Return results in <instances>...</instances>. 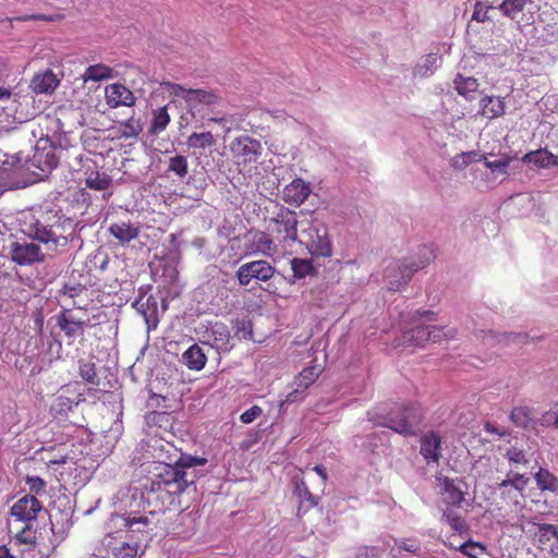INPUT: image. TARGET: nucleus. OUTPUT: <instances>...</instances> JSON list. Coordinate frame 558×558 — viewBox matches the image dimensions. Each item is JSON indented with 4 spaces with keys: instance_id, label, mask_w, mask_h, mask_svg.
Returning a JSON list of instances; mask_svg holds the SVG:
<instances>
[{
    "instance_id": "bf43d9fd",
    "label": "nucleus",
    "mask_w": 558,
    "mask_h": 558,
    "mask_svg": "<svg viewBox=\"0 0 558 558\" xmlns=\"http://www.w3.org/2000/svg\"><path fill=\"white\" fill-rule=\"evenodd\" d=\"M313 471H315L318 476H319V480H318V483H317V489L322 493L324 490V487L326 485V482H327V473H326V470L323 465L320 464H317L313 468Z\"/></svg>"
},
{
    "instance_id": "39448f33",
    "label": "nucleus",
    "mask_w": 558,
    "mask_h": 558,
    "mask_svg": "<svg viewBox=\"0 0 558 558\" xmlns=\"http://www.w3.org/2000/svg\"><path fill=\"white\" fill-rule=\"evenodd\" d=\"M229 150L233 162L240 169L245 171L257 163L263 154L262 143L248 135H239L231 140Z\"/></svg>"
},
{
    "instance_id": "09e8293b",
    "label": "nucleus",
    "mask_w": 558,
    "mask_h": 558,
    "mask_svg": "<svg viewBox=\"0 0 558 558\" xmlns=\"http://www.w3.org/2000/svg\"><path fill=\"white\" fill-rule=\"evenodd\" d=\"M80 376L92 385H98L99 380L97 377L96 365L94 362H81L78 367Z\"/></svg>"
},
{
    "instance_id": "37998d69",
    "label": "nucleus",
    "mask_w": 558,
    "mask_h": 558,
    "mask_svg": "<svg viewBox=\"0 0 558 558\" xmlns=\"http://www.w3.org/2000/svg\"><path fill=\"white\" fill-rule=\"evenodd\" d=\"M454 509H444L441 519L450 525V527L458 532V533H464L468 532V524L465 523V520L453 512Z\"/></svg>"
},
{
    "instance_id": "680f3d73",
    "label": "nucleus",
    "mask_w": 558,
    "mask_h": 558,
    "mask_svg": "<svg viewBox=\"0 0 558 558\" xmlns=\"http://www.w3.org/2000/svg\"><path fill=\"white\" fill-rule=\"evenodd\" d=\"M33 316H34V324H35L36 330L39 333H43L44 320H45L43 311L41 310H36V312H34Z\"/></svg>"
},
{
    "instance_id": "b1692460",
    "label": "nucleus",
    "mask_w": 558,
    "mask_h": 558,
    "mask_svg": "<svg viewBox=\"0 0 558 558\" xmlns=\"http://www.w3.org/2000/svg\"><path fill=\"white\" fill-rule=\"evenodd\" d=\"M108 547L110 548V558H140L137 544L118 542L111 536H107Z\"/></svg>"
},
{
    "instance_id": "ddd939ff",
    "label": "nucleus",
    "mask_w": 558,
    "mask_h": 558,
    "mask_svg": "<svg viewBox=\"0 0 558 558\" xmlns=\"http://www.w3.org/2000/svg\"><path fill=\"white\" fill-rule=\"evenodd\" d=\"M57 326L68 339L84 336L85 328L89 326V319L76 317L70 308H63L56 315Z\"/></svg>"
},
{
    "instance_id": "0eeeda50",
    "label": "nucleus",
    "mask_w": 558,
    "mask_h": 558,
    "mask_svg": "<svg viewBox=\"0 0 558 558\" xmlns=\"http://www.w3.org/2000/svg\"><path fill=\"white\" fill-rule=\"evenodd\" d=\"M298 223L296 213L283 206H280L276 216L269 220L271 232L283 246L296 242Z\"/></svg>"
},
{
    "instance_id": "c756f323",
    "label": "nucleus",
    "mask_w": 558,
    "mask_h": 558,
    "mask_svg": "<svg viewBox=\"0 0 558 558\" xmlns=\"http://www.w3.org/2000/svg\"><path fill=\"white\" fill-rule=\"evenodd\" d=\"M69 389H61L59 395L54 398L51 404V411L56 415H66L70 411H72L74 405H77L81 402L78 397L72 398L65 395Z\"/></svg>"
},
{
    "instance_id": "f8f14e48",
    "label": "nucleus",
    "mask_w": 558,
    "mask_h": 558,
    "mask_svg": "<svg viewBox=\"0 0 558 558\" xmlns=\"http://www.w3.org/2000/svg\"><path fill=\"white\" fill-rule=\"evenodd\" d=\"M123 521L131 536L137 539L149 536L157 526L156 514L153 511L149 514L128 513Z\"/></svg>"
},
{
    "instance_id": "2f4dec72",
    "label": "nucleus",
    "mask_w": 558,
    "mask_h": 558,
    "mask_svg": "<svg viewBox=\"0 0 558 558\" xmlns=\"http://www.w3.org/2000/svg\"><path fill=\"white\" fill-rule=\"evenodd\" d=\"M252 246L254 252H258L265 256H271L277 252V245L274 240L263 231H257L253 234Z\"/></svg>"
},
{
    "instance_id": "4be33fe9",
    "label": "nucleus",
    "mask_w": 558,
    "mask_h": 558,
    "mask_svg": "<svg viewBox=\"0 0 558 558\" xmlns=\"http://www.w3.org/2000/svg\"><path fill=\"white\" fill-rule=\"evenodd\" d=\"M108 231L122 245L130 243L140 235V228L130 221L111 223Z\"/></svg>"
},
{
    "instance_id": "0e129e2a",
    "label": "nucleus",
    "mask_w": 558,
    "mask_h": 558,
    "mask_svg": "<svg viewBox=\"0 0 558 558\" xmlns=\"http://www.w3.org/2000/svg\"><path fill=\"white\" fill-rule=\"evenodd\" d=\"M20 20L21 21H47V22H51L52 17L44 15V14H36V15H25V16L21 17Z\"/></svg>"
},
{
    "instance_id": "dca6fc26",
    "label": "nucleus",
    "mask_w": 558,
    "mask_h": 558,
    "mask_svg": "<svg viewBox=\"0 0 558 558\" xmlns=\"http://www.w3.org/2000/svg\"><path fill=\"white\" fill-rule=\"evenodd\" d=\"M527 483L529 478L523 474L509 472L507 477L498 484L501 498L518 504L519 498L523 497Z\"/></svg>"
},
{
    "instance_id": "58836bf2",
    "label": "nucleus",
    "mask_w": 558,
    "mask_h": 558,
    "mask_svg": "<svg viewBox=\"0 0 558 558\" xmlns=\"http://www.w3.org/2000/svg\"><path fill=\"white\" fill-rule=\"evenodd\" d=\"M291 269L294 279H303L316 272L312 260L298 257L291 259Z\"/></svg>"
},
{
    "instance_id": "cd10ccee",
    "label": "nucleus",
    "mask_w": 558,
    "mask_h": 558,
    "mask_svg": "<svg viewBox=\"0 0 558 558\" xmlns=\"http://www.w3.org/2000/svg\"><path fill=\"white\" fill-rule=\"evenodd\" d=\"M480 113L487 119H495L505 113V101L500 97L485 96L481 99Z\"/></svg>"
},
{
    "instance_id": "a19ab883",
    "label": "nucleus",
    "mask_w": 558,
    "mask_h": 558,
    "mask_svg": "<svg viewBox=\"0 0 558 558\" xmlns=\"http://www.w3.org/2000/svg\"><path fill=\"white\" fill-rule=\"evenodd\" d=\"M232 327L234 329V337L240 340H251L253 338V324L252 320L243 317L235 318L232 320Z\"/></svg>"
},
{
    "instance_id": "7c9ffc66",
    "label": "nucleus",
    "mask_w": 558,
    "mask_h": 558,
    "mask_svg": "<svg viewBox=\"0 0 558 558\" xmlns=\"http://www.w3.org/2000/svg\"><path fill=\"white\" fill-rule=\"evenodd\" d=\"M112 77H114L113 69L104 63L89 65L82 74V78L85 83L88 81L100 82Z\"/></svg>"
},
{
    "instance_id": "412c9836",
    "label": "nucleus",
    "mask_w": 558,
    "mask_h": 558,
    "mask_svg": "<svg viewBox=\"0 0 558 558\" xmlns=\"http://www.w3.org/2000/svg\"><path fill=\"white\" fill-rule=\"evenodd\" d=\"M210 345L219 352H229L233 348L229 327L222 322H216L209 330Z\"/></svg>"
},
{
    "instance_id": "a878e982",
    "label": "nucleus",
    "mask_w": 558,
    "mask_h": 558,
    "mask_svg": "<svg viewBox=\"0 0 558 558\" xmlns=\"http://www.w3.org/2000/svg\"><path fill=\"white\" fill-rule=\"evenodd\" d=\"M162 486V484L153 481L146 498L148 502H159L160 508H166L167 506L172 505L175 496L181 493H171L170 489L168 490Z\"/></svg>"
},
{
    "instance_id": "72a5a7b5",
    "label": "nucleus",
    "mask_w": 558,
    "mask_h": 558,
    "mask_svg": "<svg viewBox=\"0 0 558 558\" xmlns=\"http://www.w3.org/2000/svg\"><path fill=\"white\" fill-rule=\"evenodd\" d=\"M143 131V125L140 119L134 117L129 118L124 122H121L116 131L117 138H136Z\"/></svg>"
},
{
    "instance_id": "69168bd1",
    "label": "nucleus",
    "mask_w": 558,
    "mask_h": 558,
    "mask_svg": "<svg viewBox=\"0 0 558 558\" xmlns=\"http://www.w3.org/2000/svg\"><path fill=\"white\" fill-rule=\"evenodd\" d=\"M302 389L296 387V389H294L293 391L289 392L286 397V402H295L299 398H300V395L302 393Z\"/></svg>"
},
{
    "instance_id": "c03bdc74",
    "label": "nucleus",
    "mask_w": 558,
    "mask_h": 558,
    "mask_svg": "<svg viewBox=\"0 0 558 558\" xmlns=\"http://www.w3.org/2000/svg\"><path fill=\"white\" fill-rule=\"evenodd\" d=\"M483 155H480L476 151H465L461 153L452 158L451 166L454 169L462 170L468 167L472 162H477L484 159Z\"/></svg>"
},
{
    "instance_id": "1a4fd4ad",
    "label": "nucleus",
    "mask_w": 558,
    "mask_h": 558,
    "mask_svg": "<svg viewBox=\"0 0 558 558\" xmlns=\"http://www.w3.org/2000/svg\"><path fill=\"white\" fill-rule=\"evenodd\" d=\"M276 272V268L267 260L257 259L241 265L236 271L239 283L243 287L248 286L253 280L268 281Z\"/></svg>"
},
{
    "instance_id": "3c124183",
    "label": "nucleus",
    "mask_w": 558,
    "mask_h": 558,
    "mask_svg": "<svg viewBox=\"0 0 558 558\" xmlns=\"http://www.w3.org/2000/svg\"><path fill=\"white\" fill-rule=\"evenodd\" d=\"M61 296L64 299H69L72 302L81 296H88V290L83 286H64L61 291Z\"/></svg>"
},
{
    "instance_id": "49530a36",
    "label": "nucleus",
    "mask_w": 558,
    "mask_h": 558,
    "mask_svg": "<svg viewBox=\"0 0 558 558\" xmlns=\"http://www.w3.org/2000/svg\"><path fill=\"white\" fill-rule=\"evenodd\" d=\"M168 171L173 172L179 178H184L189 171L186 157L181 155L171 157L169 159Z\"/></svg>"
},
{
    "instance_id": "6e6d98bb",
    "label": "nucleus",
    "mask_w": 558,
    "mask_h": 558,
    "mask_svg": "<svg viewBox=\"0 0 558 558\" xmlns=\"http://www.w3.org/2000/svg\"><path fill=\"white\" fill-rule=\"evenodd\" d=\"M263 414V410L258 405H253L240 415V421L243 424H250Z\"/></svg>"
},
{
    "instance_id": "9d476101",
    "label": "nucleus",
    "mask_w": 558,
    "mask_h": 558,
    "mask_svg": "<svg viewBox=\"0 0 558 558\" xmlns=\"http://www.w3.org/2000/svg\"><path fill=\"white\" fill-rule=\"evenodd\" d=\"M154 481L162 484V487L170 489L171 493H183L193 483V478H189L187 472L177 464H165Z\"/></svg>"
},
{
    "instance_id": "473e14b6",
    "label": "nucleus",
    "mask_w": 558,
    "mask_h": 558,
    "mask_svg": "<svg viewBox=\"0 0 558 558\" xmlns=\"http://www.w3.org/2000/svg\"><path fill=\"white\" fill-rule=\"evenodd\" d=\"M59 85V80L51 72L47 71L41 75H36L32 81V87L35 93H51Z\"/></svg>"
},
{
    "instance_id": "423d86ee",
    "label": "nucleus",
    "mask_w": 558,
    "mask_h": 558,
    "mask_svg": "<svg viewBox=\"0 0 558 558\" xmlns=\"http://www.w3.org/2000/svg\"><path fill=\"white\" fill-rule=\"evenodd\" d=\"M437 494L445 509H459L469 494L468 483L461 477L438 475L435 478Z\"/></svg>"
},
{
    "instance_id": "a211bd4d",
    "label": "nucleus",
    "mask_w": 558,
    "mask_h": 558,
    "mask_svg": "<svg viewBox=\"0 0 558 558\" xmlns=\"http://www.w3.org/2000/svg\"><path fill=\"white\" fill-rule=\"evenodd\" d=\"M310 194V184L304 180L296 178L283 187L282 199L291 206L299 207L307 199Z\"/></svg>"
},
{
    "instance_id": "5fc2aeb1",
    "label": "nucleus",
    "mask_w": 558,
    "mask_h": 558,
    "mask_svg": "<svg viewBox=\"0 0 558 558\" xmlns=\"http://www.w3.org/2000/svg\"><path fill=\"white\" fill-rule=\"evenodd\" d=\"M525 159L530 163H534L539 167H545L548 165L549 157L546 151L537 150V151H532V153L526 154Z\"/></svg>"
},
{
    "instance_id": "de8ad7c7",
    "label": "nucleus",
    "mask_w": 558,
    "mask_h": 558,
    "mask_svg": "<svg viewBox=\"0 0 558 558\" xmlns=\"http://www.w3.org/2000/svg\"><path fill=\"white\" fill-rule=\"evenodd\" d=\"M23 527L15 533V538L20 544L35 545L36 530L34 523H23Z\"/></svg>"
},
{
    "instance_id": "2eb2a0df",
    "label": "nucleus",
    "mask_w": 558,
    "mask_h": 558,
    "mask_svg": "<svg viewBox=\"0 0 558 558\" xmlns=\"http://www.w3.org/2000/svg\"><path fill=\"white\" fill-rule=\"evenodd\" d=\"M14 263L25 266L44 260V253L38 244L34 242H13L10 250Z\"/></svg>"
},
{
    "instance_id": "c85d7f7f",
    "label": "nucleus",
    "mask_w": 558,
    "mask_h": 558,
    "mask_svg": "<svg viewBox=\"0 0 558 558\" xmlns=\"http://www.w3.org/2000/svg\"><path fill=\"white\" fill-rule=\"evenodd\" d=\"M189 148L193 149L194 153H202L206 148H210L216 145V138L210 131L206 132H193L186 140Z\"/></svg>"
},
{
    "instance_id": "4468645a",
    "label": "nucleus",
    "mask_w": 558,
    "mask_h": 558,
    "mask_svg": "<svg viewBox=\"0 0 558 558\" xmlns=\"http://www.w3.org/2000/svg\"><path fill=\"white\" fill-rule=\"evenodd\" d=\"M293 483L294 494L299 499L296 514L299 518H302L318 506L320 496L316 492L311 490L308 482L304 477H295Z\"/></svg>"
},
{
    "instance_id": "20e7f679",
    "label": "nucleus",
    "mask_w": 558,
    "mask_h": 558,
    "mask_svg": "<svg viewBox=\"0 0 558 558\" xmlns=\"http://www.w3.org/2000/svg\"><path fill=\"white\" fill-rule=\"evenodd\" d=\"M296 241L316 258H328L332 255V243L324 225L314 221L301 222V231Z\"/></svg>"
},
{
    "instance_id": "052dcab7",
    "label": "nucleus",
    "mask_w": 558,
    "mask_h": 558,
    "mask_svg": "<svg viewBox=\"0 0 558 558\" xmlns=\"http://www.w3.org/2000/svg\"><path fill=\"white\" fill-rule=\"evenodd\" d=\"M485 432L492 435H497L499 437H506L509 435V433L506 429H500L499 427L495 426L494 424L487 422L484 425Z\"/></svg>"
},
{
    "instance_id": "6ab92c4d",
    "label": "nucleus",
    "mask_w": 558,
    "mask_h": 558,
    "mask_svg": "<svg viewBox=\"0 0 558 558\" xmlns=\"http://www.w3.org/2000/svg\"><path fill=\"white\" fill-rule=\"evenodd\" d=\"M441 437L434 430H429L420 438V452L427 463H439Z\"/></svg>"
},
{
    "instance_id": "f3484780",
    "label": "nucleus",
    "mask_w": 558,
    "mask_h": 558,
    "mask_svg": "<svg viewBox=\"0 0 558 558\" xmlns=\"http://www.w3.org/2000/svg\"><path fill=\"white\" fill-rule=\"evenodd\" d=\"M105 100L108 107H133L136 97L131 89L121 83H112L105 87Z\"/></svg>"
},
{
    "instance_id": "aec40b11",
    "label": "nucleus",
    "mask_w": 558,
    "mask_h": 558,
    "mask_svg": "<svg viewBox=\"0 0 558 558\" xmlns=\"http://www.w3.org/2000/svg\"><path fill=\"white\" fill-rule=\"evenodd\" d=\"M530 532L533 533L534 541L543 550H553L558 544V531L553 524L533 523Z\"/></svg>"
},
{
    "instance_id": "338daca9",
    "label": "nucleus",
    "mask_w": 558,
    "mask_h": 558,
    "mask_svg": "<svg viewBox=\"0 0 558 558\" xmlns=\"http://www.w3.org/2000/svg\"><path fill=\"white\" fill-rule=\"evenodd\" d=\"M72 306L75 307V308H80V310L86 308V306H87V296L77 298L76 300H74L72 302Z\"/></svg>"
},
{
    "instance_id": "c9c22d12",
    "label": "nucleus",
    "mask_w": 558,
    "mask_h": 558,
    "mask_svg": "<svg viewBox=\"0 0 558 558\" xmlns=\"http://www.w3.org/2000/svg\"><path fill=\"white\" fill-rule=\"evenodd\" d=\"M454 88L457 93L465 99H473V94L477 92L478 82L474 77H464L462 74H457L454 77Z\"/></svg>"
},
{
    "instance_id": "7ed1b4c3",
    "label": "nucleus",
    "mask_w": 558,
    "mask_h": 558,
    "mask_svg": "<svg viewBox=\"0 0 558 558\" xmlns=\"http://www.w3.org/2000/svg\"><path fill=\"white\" fill-rule=\"evenodd\" d=\"M375 425L388 427L403 436L414 435L413 426L422 422V413L416 404H395L385 417L368 413Z\"/></svg>"
},
{
    "instance_id": "e2e57ef3",
    "label": "nucleus",
    "mask_w": 558,
    "mask_h": 558,
    "mask_svg": "<svg viewBox=\"0 0 558 558\" xmlns=\"http://www.w3.org/2000/svg\"><path fill=\"white\" fill-rule=\"evenodd\" d=\"M447 335L444 331V328L430 326V340L432 342L440 341L442 337Z\"/></svg>"
},
{
    "instance_id": "864d4df0",
    "label": "nucleus",
    "mask_w": 558,
    "mask_h": 558,
    "mask_svg": "<svg viewBox=\"0 0 558 558\" xmlns=\"http://www.w3.org/2000/svg\"><path fill=\"white\" fill-rule=\"evenodd\" d=\"M506 458L513 464H527L529 460L525 456L524 450L517 447H511L506 452Z\"/></svg>"
},
{
    "instance_id": "774afa93",
    "label": "nucleus",
    "mask_w": 558,
    "mask_h": 558,
    "mask_svg": "<svg viewBox=\"0 0 558 558\" xmlns=\"http://www.w3.org/2000/svg\"><path fill=\"white\" fill-rule=\"evenodd\" d=\"M416 315L418 316V320H422L424 318V320L426 322H432L435 319V314L433 312H423V313H416Z\"/></svg>"
},
{
    "instance_id": "f03ea898",
    "label": "nucleus",
    "mask_w": 558,
    "mask_h": 558,
    "mask_svg": "<svg viewBox=\"0 0 558 558\" xmlns=\"http://www.w3.org/2000/svg\"><path fill=\"white\" fill-rule=\"evenodd\" d=\"M433 259V251L424 246L415 258H404L390 263L385 268V279L387 280L388 289L391 291L400 290L411 280L416 271L426 267Z\"/></svg>"
},
{
    "instance_id": "6e6552de",
    "label": "nucleus",
    "mask_w": 558,
    "mask_h": 558,
    "mask_svg": "<svg viewBox=\"0 0 558 558\" xmlns=\"http://www.w3.org/2000/svg\"><path fill=\"white\" fill-rule=\"evenodd\" d=\"M161 86L170 96L183 99L191 109H195L201 105H217L220 100L219 95L213 89L185 88L172 82H162Z\"/></svg>"
},
{
    "instance_id": "13d9d810",
    "label": "nucleus",
    "mask_w": 558,
    "mask_h": 558,
    "mask_svg": "<svg viewBox=\"0 0 558 558\" xmlns=\"http://www.w3.org/2000/svg\"><path fill=\"white\" fill-rule=\"evenodd\" d=\"M510 159L504 158V159H497L493 161H486L485 166L490 170H499L501 172H507V169L509 167Z\"/></svg>"
},
{
    "instance_id": "393cba45",
    "label": "nucleus",
    "mask_w": 558,
    "mask_h": 558,
    "mask_svg": "<svg viewBox=\"0 0 558 558\" xmlns=\"http://www.w3.org/2000/svg\"><path fill=\"white\" fill-rule=\"evenodd\" d=\"M182 362L191 371H202L207 362V356L203 349L194 343L182 354Z\"/></svg>"
},
{
    "instance_id": "603ef678",
    "label": "nucleus",
    "mask_w": 558,
    "mask_h": 558,
    "mask_svg": "<svg viewBox=\"0 0 558 558\" xmlns=\"http://www.w3.org/2000/svg\"><path fill=\"white\" fill-rule=\"evenodd\" d=\"M536 422L542 427H558V407L544 412Z\"/></svg>"
},
{
    "instance_id": "e433bc0d",
    "label": "nucleus",
    "mask_w": 558,
    "mask_h": 558,
    "mask_svg": "<svg viewBox=\"0 0 558 558\" xmlns=\"http://www.w3.org/2000/svg\"><path fill=\"white\" fill-rule=\"evenodd\" d=\"M526 5H533V9H537L533 0H504L499 5V10L505 16L513 20Z\"/></svg>"
},
{
    "instance_id": "f704fd0d",
    "label": "nucleus",
    "mask_w": 558,
    "mask_h": 558,
    "mask_svg": "<svg viewBox=\"0 0 558 558\" xmlns=\"http://www.w3.org/2000/svg\"><path fill=\"white\" fill-rule=\"evenodd\" d=\"M323 371L324 367L322 365L307 366L299 373L294 379V384L304 391L317 380Z\"/></svg>"
},
{
    "instance_id": "79ce46f5",
    "label": "nucleus",
    "mask_w": 558,
    "mask_h": 558,
    "mask_svg": "<svg viewBox=\"0 0 558 558\" xmlns=\"http://www.w3.org/2000/svg\"><path fill=\"white\" fill-rule=\"evenodd\" d=\"M535 481L542 490H555L558 487L557 477L547 469L541 468L535 474Z\"/></svg>"
},
{
    "instance_id": "8fccbe9b",
    "label": "nucleus",
    "mask_w": 558,
    "mask_h": 558,
    "mask_svg": "<svg viewBox=\"0 0 558 558\" xmlns=\"http://www.w3.org/2000/svg\"><path fill=\"white\" fill-rule=\"evenodd\" d=\"M25 483L28 486L29 494L35 497L43 496L47 492V483L39 476H31L27 475L25 477Z\"/></svg>"
},
{
    "instance_id": "9b49d317",
    "label": "nucleus",
    "mask_w": 558,
    "mask_h": 558,
    "mask_svg": "<svg viewBox=\"0 0 558 558\" xmlns=\"http://www.w3.org/2000/svg\"><path fill=\"white\" fill-rule=\"evenodd\" d=\"M43 508L37 497L25 495L13 504L10 509V514L15 521L21 523H34Z\"/></svg>"
},
{
    "instance_id": "4c0bfd02",
    "label": "nucleus",
    "mask_w": 558,
    "mask_h": 558,
    "mask_svg": "<svg viewBox=\"0 0 558 558\" xmlns=\"http://www.w3.org/2000/svg\"><path fill=\"white\" fill-rule=\"evenodd\" d=\"M170 120L167 106L159 108L153 114L149 132L154 135L160 134L167 129Z\"/></svg>"
},
{
    "instance_id": "a18cd8bd",
    "label": "nucleus",
    "mask_w": 558,
    "mask_h": 558,
    "mask_svg": "<svg viewBox=\"0 0 558 558\" xmlns=\"http://www.w3.org/2000/svg\"><path fill=\"white\" fill-rule=\"evenodd\" d=\"M450 546L454 549H459L463 555H465L470 558H478L485 551V547L482 544H480L477 542H473L471 539H469L458 546L450 543Z\"/></svg>"
},
{
    "instance_id": "4d7b16f0",
    "label": "nucleus",
    "mask_w": 558,
    "mask_h": 558,
    "mask_svg": "<svg viewBox=\"0 0 558 558\" xmlns=\"http://www.w3.org/2000/svg\"><path fill=\"white\" fill-rule=\"evenodd\" d=\"M206 463V459L196 458L192 456L181 457L175 464L181 465L182 470L190 469L197 465H204Z\"/></svg>"
},
{
    "instance_id": "5701e85b",
    "label": "nucleus",
    "mask_w": 558,
    "mask_h": 558,
    "mask_svg": "<svg viewBox=\"0 0 558 558\" xmlns=\"http://www.w3.org/2000/svg\"><path fill=\"white\" fill-rule=\"evenodd\" d=\"M534 411L527 405L514 407L509 415L510 421L522 429L536 430L537 422L533 418Z\"/></svg>"
},
{
    "instance_id": "f257e3e1",
    "label": "nucleus",
    "mask_w": 558,
    "mask_h": 558,
    "mask_svg": "<svg viewBox=\"0 0 558 558\" xmlns=\"http://www.w3.org/2000/svg\"><path fill=\"white\" fill-rule=\"evenodd\" d=\"M75 223L72 219L57 214L38 219L33 225V238L46 244L54 253H63L73 241Z\"/></svg>"
},
{
    "instance_id": "ea45409f",
    "label": "nucleus",
    "mask_w": 558,
    "mask_h": 558,
    "mask_svg": "<svg viewBox=\"0 0 558 558\" xmlns=\"http://www.w3.org/2000/svg\"><path fill=\"white\" fill-rule=\"evenodd\" d=\"M86 186L95 191H104L111 184V178L105 172L90 171L85 180Z\"/></svg>"
},
{
    "instance_id": "bb28decb",
    "label": "nucleus",
    "mask_w": 558,
    "mask_h": 558,
    "mask_svg": "<svg viewBox=\"0 0 558 558\" xmlns=\"http://www.w3.org/2000/svg\"><path fill=\"white\" fill-rule=\"evenodd\" d=\"M430 340V326L417 323L413 328L403 332V341L415 347H423Z\"/></svg>"
}]
</instances>
